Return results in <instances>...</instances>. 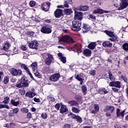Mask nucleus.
<instances>
[{
	"instance_id": "nucleus-20",
	"label": "nucleus",
	"mask_w": 128,
	"mask_h": 128,
	"mask_svg": "<svg viewBox=\"0 0 128 128\" xmlns=\"http://www.w3.org/2000/svg\"><path fill=\"white\" fill-rule=\"evenodd\" d=\"M75 78L78 80V81L80 82V85L83 84V81L84 79H83L82 76L80 74H77L75 76Z\"/></svg>"
},
{
	"instance_id": "nucleus-57",
	"label": "nucleus",
	"mask_w": 128,
	"mask_h": 128,
	"mask_svg": "<svg viewBox=\"0 0 128 128\" xmlns=\"http://www.w3.org/2000/svg\"><path fill=\"white\" fill-rule=\"evenodd\" d=\"M121 78H122V80H123V81H124V82H127V78H126V76H121Z\"/></svg>"
},
{
	"instance_id": "nucleus-34",
	"label": "nucleus",
	"mask_w": 128,
	"mask_h": 128,
	"mask_svg": "<svg viewBox=\"0 0 128 128\" xmlns=\"http://www.w3.org/2000/svg\"><path fill=\"white\" fill-rule=\"evenodd\" d=\"M108 11L104 10L102 9L98 8V14H108Z\"/></svg>"
},
{
	"instance_id": "nucleus-45",
	"label": "nucleus",
	"mask_w": 128,
	"mask_h": 128,
	"mask_svg": "<svg viewBox=\"0 0 128 128\" xmlns=\"http://www.w3.org/2000/svg\"><path fill=\"white\" fill-rule=\"evenodd\" d=\"M21 112L23 113H25V114H27L28 111V108H22L21 109Z\"/></svg>"
},
{
	"instance_id": "nucleus-4",
	"label": "nucleus",
	"mask_w": 128,
	"mask_h": 128,
	"mask_svg": "<svg viewBox=\"0 0 128 128\" xmlns=\"http://www.w3.org/2000/svg\"><path fill=\"white\" fill-rule=\"evenodd\" d=\"M10 72L13 76H20L22 74V71L21 70H17L14 68L10 69Z\"/></svg>"
},
{
	"instance_id": "nucleus-33",
	"label": "nucleus",
	"mask_w": 128,
	"mask_h": 128,
	"mask_svg": "<svg viewBox=\"0 0 128 128\" xmlns=\"http://www.w3.org/2000/svg\"><path fill=\"white\" fill-rule=\"evenodd\" d=\"M10 98L8 96L4 98V100H3V102H2V103L7 104L8 102H9V100Z\"/></svg>"
},
{
	"instance_id": "nucleus-13",
	"label": "nucleus",
	"mask_w": 128,
	"mask_h": 128,
	"mask_svg": "<svg viewBox=\"0 0 128 128\" xmlns=\"http://www.w3.org/2000/svg\"><path fill=\"white\" fill-rule=\"evenodd\" d=\"M75 20H82V12H75Z\"/></svg>"
},
{
	"instance_id": "nucleus-19",
	"label": "nucleus",
	"mask_w": 128,
	"mask_h": 128,
	"mask_svg": "<svg viewBox=\"0 0 128 128\" xmlns=\"http://www.w3.org/2000/svg\"><path fill=\"white\" fill-rule=\"evenodd\" d=\"M83 54L87 58L90 57L92 54V51L89 49H85L83 51Z\"/></svg>"
},
{
	"instance_id": "nucleus-15",
	"label": "nucleus",
	"mask_w": 128,
	"mask_h": 128,
	"mask_svg": "<svg viewBox=\"0 0 128 128\" xmlns=\"http://www.w3.org/2000/svg\"><path fill=\"white\" fill-rule=\"evenodd\" d=\"M57 56H58V59L60 60V62H61L63 64L66 63V58L64 56H63V55L62 54L59 52L57 54Z\"/></svg>"
},
{
	"instance_id": "nucleus-25",
	"label": "nucleus",
	"mask_w": 128,
	"mask_h": 128,
	"mask_svg": "<svg viewBox=\"0 0 128 128\" xmlns=\"http://www.w3.org/2000/svg\"><path fill=\"white\" fill-rule=\"evenodd\" d=\"M90 7L88 6H80L79 8V10L81 12H86V10H88Z\"/></svg>"
},
{
	"instance_id": "nucleus-61",
	"label": "nucleus",
	"mask_w": 128,
	"mask_h": 128,
	"mask_svg": "<svg viewBox=\"0 0 128 128\" xmlns=\"http://www.w3.org/2000/svg\"><path fill=\"white\" fill-rule=\"evenodd\" d=\"M32 118V114L28 112L27 114V118L30 119Z\"/></svg>"
},
{
	"instance_id": "nucleus-44",
	"label": "nucleus",
	"mask_w": 128,
	"mask_h": 128,
	"mask_svg": "<svg viewBox=\"0 0 128 128\" xmlns=\"http://www.w3.org/2000/svg\"><path fill=\"white\" fill-rule=\"evenodd\" d=\"M29 4H30V6H31V8H32V7L34 6H36V2L30 1V2Z\"/></svg>"
},
{
	"instance_id": "nucleus-21",
	"label": "nucleus",
	"mask_w": 128,
	"mask_h": 128,
	"mask_svg": "<svg viewBox=\"0 0 128 128\" xmlns=\"http://www.w3.org/2000/svg\"><path fill=\"white\" fill-rule=\"evenodd\" d=\"M67 110H68V109H67V108L66 107V106L61 105L60 110H59L60 114L65 113V112H67Z\"/></svg>"
},
{
	"instance_id": "nucleus-43",
	"label": "nucleus",
	"mask_w": 128,
	"mask_h": 128,
	"mask_svg": "<svg viewBox=\"0 0 128 128\" xmlns=\"http://www.w3.org/2000/svg\"><path fill=\"white\" fill-rule=\"evenodd\" d=\"M9 82V79L7 76L4 77V80H3V82H4V84H8V82Z\"/></svg>"
},
{
	"instance_id": "nucleus-9",
	"label": "nucleus",
	"mask_w": 128,
	"mask_h": 128,
	"mask_svg": "<svg viewBox=\"0 0 128 128\" xmlns=\"http://www.w3.org/2000/svg\"><path fill=\"white\" fill-rule=\"evenodd\" d=\"M110 86L120 88V81H112L109 84Z\"/></svg>"
},
{
	"instance_id": "nucleus-14",
	"label": "nucleus",
	"mask_w": 128,
	"mask_h": 128,
	"mask_svg": "<svg viewBox=\"0 0 128 128\" xmlns=\"http://www.w3.org/2000/svg\"><path fill=\"white\" fill-rule=\"evenodd\" d=\"M114 110V107L112 106H106L104 109V112H108L110 111V113H112Z\"/></svg>"
},
{
	"instance_id": "nucleus-12",
	"label": "nucleus",
	"mask_w": 128,
	"mask_h": 128,
	"mask_svg": "<svg viewBox=\"0 0 128 128\" xmlns=\"http://www.w3.org/2000/svg\"><path fill=\"white\" fill-rule=\"evenodd\" d=\"M125 112V110L122 111L120 110V108L116 109V117L119 118H122L124 117V113Z\"/></svg>"
},
{
	"instance_id": "nucleus-54",
	"label": "nucleus",
	"mask_w": 128,
	"mask_h": 128,
	"mask_svg": "<svg viewBox=\"0 0 128 128\" xmlns=\"http://www.w3.org/2000/svg\"><path fill=\"white\" fill-rule=\"evenodd\" d=\"M112 91L114 92H118V89L116 88H112Z\"/></svg>"
},
{
	"instance_id": "nucleus-17",
	"label": "nucleus",
	"mask_w": 128,
	"mask_h": 128,
	"mask_svg": "<svg viewBox=\"0 0 128 128\" xmlns=\"http://www.w3.org/2000/svg\"><path fill=\"white\" fill-rule=\"evenodd\" d=\"M90 30V26L88 24H82V30L83 34H85L86 32H88Z\"/></svg>"
},
{
	"instance_id": "nucleus-60",
	"label": "nucleus",
	"mask_w": 128,
	"mask_h": 128,
	"mask_svg": "<svg viewBox=\"0 0 128 128\" xmlns=\"http://www.w3.org/2000/svg\"><path fill=\"white\" fill-rule=\"evenodd\" d=\"M70 115L72 116V118H76L77 117H80L79 116H76V115L72 114H71Z\"/></svg>"
},
{
	"instance_id": "nucleus-11",
	"label": "nucleus",
	"mask_w": 128,
	"mask_h": 128,
	"mask_svg": "<svg viewBox=\"0 0 128 128\" xmlns=\"http://www.w3.org/2000/svg\"><path fill=\"white\" fill-rule=\"evenodd\" d=\"M128 6V2L122 0V2L120 4V7L118 8V10H124Z\"/></svg>"
},
{
	"instance_id": "nucleus-50",
	"label": "nucleus",
	"mask_w": 128,
	"mask_h": 128,
	"mask_svg": "<svg viewBox=\"0 0 128 128\" xmlns=\"http://www.w3.org/2000/svg\"><path fill=\"white\" fill-rule=\"evenodd\" d=\"M27 34H28L29 36H34V32L32 31H28L27 32Z\"/></svg>"
},
{
	"instance_id": "nucleus-18",
	"label": "nucleus",
	"mask_w": 128,
	"mask_h": 128,
	"mask_svg": "<svg viewBox=\"0 0 128 128\" xmlns=\"http://www.w3.org/2000/svg\"><path fill=\"white\" fill-rule=\"evenodd\" d=\"M16 86L18 88H28V82H20L16 84Z\"/></svg>"
},
{
	"instance_id": "nucleus-38",
	"label": "nucleus",
	"mask_w": 128,
	"mask_h": 128,
	"mask_svg": "<svg viewBox=\"0 0 128 128\" xmlns=\"http://www.w3.org/2000/svg\"><path fill=\"white\" fill-rule=\"evenodd\" d=\"M10 48V44L9 42H6L3 48Z\"/></svg>"
},
{
	"instance_id": "nucleus-22",
	"label": "nucleus",
	"mask_w": 128,
	"mask_h": 128,
	"mask_svg": "<svg viewBox=\"0 0 128 128\" xmlns=\"http://www.w3.org/2000/svg\"><path fill=\"white\" fill-rule=\"evenodd\" d=\"M35 96H36V93L34 92H26V97L32 98Z\"/></svg>"
},
{
	"instance_id": "nucleus-28",
	"label": "nucleus",
	"mask_w": 128,
	"mask_h": 128,
	"mask_svg": "<svg viewBox=\"0 0 128 128\" xmlns=\"http://www.w3.org/2000/svg\"><path fill=\"white\" fill-rule=\"evenodd\" d=\"M68 104H70V106H78V103L75 100L69 101L68 102Z\"/></svg>"
},
{
	"instance_id": "nucleus-47",
	"label": "nucleus",
	"mask_w": 128,
	"mask_h": 128,
	"mask_svg": "<svg viewBox=\"0 0 128 128\" xmlns=\"http://www.w3.org/2000/svg\"><path fill=\"white\" fill-rule=\"evenodd\" d=\"M19 92L20 93V94H21V96H24L25 95V93H26V91L25 90L23 89V90H20Z\"/></svg>"
},
{
	"instance_id": "nucleus-48",
	"label": "nucleus",
	"mask_w": 128,
	"mask_h": 128,
	"mask_svg": "<svg viewBox=\"0 0 128 128\" xmlns=\"http://www.w3.org/2000/svg\"><path fill=\"white\" fill-rule=\"evenodd\" d=\"M109 40H111V42H114L115 40H118V37L116 36H114L112 38H110Z\"/></svg>"
},
{
	"instance_id": "nucleus-52",
	"label": "nucleus",
	"mask_w": 128,
	"mask_h": 128,
	"mask_svg": "<svg viewBox=\"0 0 128 128\" xmlns=\"http://www.w3.org/2000/svg\"><path fill=\"white\" fill-rule=\"evenodd\" d=\"M64 8H68V2L66 1H64Z\"/></svg>"
},
{
	"instance_id": "nucleus-32",
	"label": "nucleus",
	"mask_w": 128,
	"mask_h": 128,
	"mask_svg": "<svg viewBox=\"0 0 128 128\" xmlns=\"http://www.w3.org/2000/svg\"><path fill=\"white\" fill-rule=\"evenodd\" d=\"M64 12L66 14H72V9H64Z\"/></svg>"
},
{
	"instance_id": "nucleus-56",
	"label": "nucleus",
	"mask_w": 128,
	"mask_h": 128,
	"mask_svg": "<svg viewBox=\"0 0 128 128\" xmlns=\"http://www.w3.org/2000/svg\"><path fill=\"white\" fill-rule=\"evenodd\" d=\"M16 80H17L14 78H11V80H10V81L13 83H14L15 82H16Z\"/></svg>"
},
{
	"instance_id": "nucleus-41",
	"label": "nucleus",
	"mask_w": 128,
	"mask_h": 128,
	"mask_svg": "<svg viewBox=\"0 0 128 128\" xmlns=\"http://www.w3.org/2000/svg\"><path fill=\"white\" fill-rule=\"evenodd\" d=\"M26 81H28V80H26V78L25 76H23L22 77V78H21V83H28L26 82Z\"/></svg>"
},
{
	"instance_id": "nucleus-8",
	"label": "nucleus",
	"mask_w": 128,
	"mask_h": 128,
	"mask_svg": "<svg viewBox=\"0 0 128 128\" xmlns=\"http://www.w3.org/2000/svg\"><path fill=\"white\" fill-rule=\"evenodd\" d=\"M20 66L21 67V68H22L25 70H26V72H27L28 74V76H30V78L32 80H34V77L32 76V74L30 73V72L28 68L25 65V64L20 63Z\"/></svg>"
},
{
	"instance_id": "nucleus-63",
	"label": "nucleus",
	"mask_w": 128,
	"mask_h": 128,
	"mask_svg": "<svg viewBox=\"0 0 128 128\" xmlns=\"http://www.w3.org/2000/svg\"><path fill=\"white\" fill-rule=\"evenodd\" d=\"M90 18H92V20H96V16H92V14L90 15Z\"/></svg>"
},
{
	"instance_id": "nucleus-3",
	"label": "nucleus",
	"mask_w": 128,
	"mask_h": 128,
	"mask_svg": "<svg viewBox=\"0 0 128 128\" xmlns=\"http://www.w3.org/2000/svg\"><path fill=\"white\" fill-rule=\"evenodd\" d=\"M67 42L68 44H72L74 42V41L72 40V38L70 37V36H65L61 37L59 40L58 42Z\"/></svg>"
},
{
	"instance_id": "nucleus-27",
	"label": "nucleus",
	"mask_w": 128,
	"mask_h": 128,
	"mask_svg": "<svg viewBox=\"0 0 128 128\" xmlns=\"http://www.w3.org/2000/svg\"><path fill=\"white\" fill-rule=\"evenodd\" d=\"M30 68H32V72H34L38 68L36 62H32V64H30Z\"/></svg>"
},
{
	"instance_id": "nucleus-6",
	"label": "nucleus",
	"mask_w": 128,
	"mask_h": 128,
	"mask_svg": "<svg viewBox=\"0 0 128 128\" xmlns=\"http://www.w3.org/2000/svg\"><path fill=\"white\" fill-rule=\"evenodd\" d=\"M28 44L30 48H38V42L36 40L32 41L31 42H28Z\"/></svg>"
},
{
	"instance_id": "nucleus-31",
	"label": "nucleus",
	"mask_w": 128,
	"mask_h": 128,
	"mask_svg": "<svg viewBox=\"0 0 128 128\" xmlns=\"http://www.w3.org/2000/svg\"><path fill=\"white\" fill-rule=\"evenodd\" d=\"M104 32H106L108 36H110V38H114V34L112 32H110L108 30H105Z\"/></svg>"
},
{
	"instance_id": "nucleus-24",
	"label": "nucleus",
	"mask_w": 128,
	"mask_h": 128,
	"mask_svg": "<svg viewBox=\"0 0 128 128\" xmlns=\"http://www.w3.org/2000/svg\"><path fill=\"white\" fill-rule=\"evenodd\" d=\"M40 8L41 10H44V12H48L49 8L48 7V6L44 3H42L41 4Z\"/></svg>"
},
{
	"instance_id": "nucleus-55",
	"label": "nucleus",
	"mask_w": 128,
	"mask_h": 128,
	"mask_svg": "<svg viewBox=\"0 0 128 128\" xmlns=\"http://www.w3.org/2000/svg\"><path fill=\"white\" fill-rule=\"evenodd\" d=\"M123 48H128V43H124L123 45Z\"/></svg>"
},
{
	"instance_id": "nucleus-30",
	"label": "nucleus",
	"mask_w": 128,
	"mask_h": 128,
	"mask_svg": "<svg viewBox=\"0 0 128 128\" xmlns=\"http://www.w3.org/2000/svg\"><path fill=\"white\" fill-rule=\"evenodd\" d=\"M108 78H110V81H114L116 80V78L114 76H112V72L108 71Z\"/></svg>"
},
{
	"instance_id": "nucleus-53",
	"label": "nucleus",
	"mask_w": 128,
	"mask_h": 128,
	"mask_svg": "<svg viewBox=\"0 0 128 128\" xmlns=\"http://www.w3.org/2000/svg\"><path fill=\"white\" fill-rule=\"evenodd\" d=\"M55 108H56V110H58L59 108H60V104H56L55 106Z\"/></svg>"
},
{
	"instance_id": "nucleus-58",
	"label": "nucleus",
	"mask_w": 128,
	"mask_h": 128,
	"mask_svg": "<svg viewBox=\"0 0 128 128\" xmlns=\"http://www.w3.org/2000/svg\"><path fill=\"white\" fill-rule=\"evenodd\" d=\"M93 14H98V8H97L93 11Z\"/></svg>"
},
{
	"instance_id": "nucleus-51",
	"label": "nucleus",
	"mask_w": 128,
	"mask_h": 128,
	"mask_svg": "<svg viewBox=\"0 0 128 128\" xmlns=\"http://www.w3.org/2000/svg\"><path fill=\"white\" fill-rule=\"evenodd\" d=\"M71 128V125L68 124H66L64 125V127L63 128Z\"/></svg>"
},
{
	"instance_id": "nucleus-37",
	"label": "nucleus",
	"mask_w": 128,
	"mask_h": 128,
	"mask_svg": "<svg viewBox=\"0 0 128 128\" xmlns=\"http://www.w3.org/2000/svg\"><path fill=\"white\" fill-rule=\"evenodd\" d=\"M2 108H6L7 110H9L10 107L8 106V105L0 104V109Z\"/></svg>"
},
{
	"instance_id": "nucleus-16",
	"label": "nucleus",
	"mask_w": 128,
	"mask_h": 128,
	"mask_svg": "<svg viewBox=\"0 0 128 128\" xmlns=\"http://www.w3.org/2000/svg\"><path fill=\"white\" fill-rule=\"evenodd\" d=\"M100 110V108L98 106V104H94V110L90 111V113L91 114H96V112H98Z\"/></svg>"
},
{
	"instance_id": "nucleus-26",
	"label": "nucleus",
	"mask_w": 128,
	"mask_h": 128,
	"mask_svg": "<svg viewBox=\"0 0 128 128\" xmlns=\"http://www.w3.org/2000/svg\"><path fill=\"white\" fill-rule=\"evenodd\" d=\"M102 46L104 48L108 46V48H111L112 46V44L110 42V41L104 42L102 43Z\"/></svg>"
},
{
	"instance_id": "nucleus-7",
	"label": "nucleus",
	"mask_w": 128,
	"mask_h": 128,
	"mask_svg": "<svg viewBox=\"0 0 128 128\" xmlns=\"http://www.w3.org/2000/svg\"><path fill=\"white\" fill-rule=\"evenodd\" d=\"M59 78H60V74L58 73H56L50 76V80L55 82L58 80Z\"/></svg>"
},
{
	"instance_id": "nucleus-29",
	"label": "nucleus",
	"mask_w": 128,
	"mask_h": 128,
	"mask_svg": "<svg viewBox=\"0 0 128 128\" xmlns=\"http://www.w3.org/2000/svg\"><path fill=\"white\" fill-rule=\"evenodd\" d=\"M82 92H83V94L84 96L86 95V94H87V86L85 85L82 86Z\"/></svg>"
},
{
	"instance_id": "nucleus-10",
	"label": "nucleus",
	"mask_w": 128,
	"mask_h": 128,
	"mask_svg": "<svg viewBox=\"0 0 128 128\" xmlns=\"http://www.w3.org/2000/svg\"><path fill=\"white\" fill-rule=\"evenodd\" d=\"M54 16L57 18H62V16H64V13L62 12V10L60 9H57L54 12Z\"/></svg>"
},
{
	"instance_id": "nucleus-36",
	"label": "nucleus",
	"mask_w": 128,
	"mask_h": 128,
	"mask_svg": "<svg viewBox=\"0 0 128 128\" xmlns=\"http://www.w3.org/2000/svg\"><path fill=\"white\" fill-rule=\"evenodd\" d=\"M11 104L14 106H17L19 104V102H16L14 100H11Z\"/></svg>"
},
{
	"instance_id": "nucleus-64",
	"label": "nucleus",
	"mask_w": 128,
	"mask_h": 128,
	"mask_svg": "<svg viewBox=\"0 0 128 128\" xmlns=\"http://www.w3.org/2000/svg\"><path fill=\"white\" fill-rule=\"evenodd\" d=\"M13 52L14 54H18V49H13Z\"/></svg>"
},
{
	"instance_id": "nucleus-1",
	"label": "nucleus",
	"mask_w": 128,
	"mask_h": 128,
	"mask_svg": "<svg viewBox=\"0 0 128 128\" xmlns=\"http://www.w3.org/2000/svg\"><path fill=\"white\" fill-rule=\"evenodd\" d=\"M80 26H82V20L74 19L72 21V30L74 32H80L82 30Z\"/></svg>"
},
{
	"instance_id": "nucleus-5",
	"label": "nucleus",
	"mask_w": 128,
	"mask_h": 128,
	"mask_svg": "<svg viewBox=\"0 0 128 128\" xmlns=\"http://www.w3.org/2000/svg\"><path fill=\"white\" fill-rule=\"evenodd\" d=\"M54 57H52V56L50 54H48V58L46 60V64L48 66H50V64L52 62H54Z\"/></svg>"
},
{
	"instance_id": "nucleus-39",
	"label": "nucleus",
	"mask_w": 128,
	"mask_h": 128,
	"mask_svg": "<svg viewBox=\"0 0 128 128\" xmlns=\"http://www.w3.org/2000/svg\"><path fill=\"white\" fill-rule=\"evenodd\" d=\"M73 119H76L77 120V122L79 124H81L82 122V118H81V117L77 116L76 118Z\"/></svg>"
},
{
	"instance_id": "nucleus-40",
	"label": "nucleus",
	"mask_w": 128,
	"mask_h": 128,
	"mask_svg": "<svg viewBox=\"0 0 128 128\" xmlns=\"http://www.w3.org/2000/svg\"><path fill=\"white\" fill-rule=\"evenodd\" d=\"M89 74H90V76H94L96 74V70H90V72H89Z\"/></svg>"
},
{
	"instance_id": "nucleus-35",
	"label": "nucleus",
	"mask_w": 128,
	"mask_h": 128,
	"mask_svg": "<svg viewBox=\"0 0 128 128\" xmlns=\"http://www.w3.org/2000/svg\"><path fill=\"white\" fill-rule=\"evenodd\" d=\"M72 112L75 114H78L80 112V110L77 108L73 107L72 108Z\"/></svg>"
},
{
	"instance_id": "nucleus-62",
	"label": "nucleus",
	"mask_w": 128,
	"mask_h": 128,
	"mask_svg": "<svg viewBox=\"0 0 128 128\" xmlns=\"http://www.w3.org/2000/svg\"><path fill=\"white\" fill-rule=\"evenodd\" d=\"M102 92H104V94H108V90H106L105 88H102Z\"/></svg>"
},
{
	"instance_id": "nucleus-42",
	"label": "nucleus",
	"mask_w": 128,
	"mask_h": 128,
	"mask_svg": "<svg viewBox=\"0 0 128 128\" xmlns=\"http://www.w3.org/2000/svg\"><path fill=\"white\" fill-rule=\"evenodd\" d=\"M34 76H36V78H42V74L38 72L34 73Z\"/></svg>"
},
{
	"instance_id": "nucleus-46",
	"label": "nucleus",
	"mask_w": 128,
	"mask_h": 128,
	"mask_svg": "<svg viewBox=\"0 0 128 128\" xmlns=\"http://www.w3.org/2000/svg\"><path fill=\"white\" fill-rule=\"evenodd\" d=\"M42 118L44 120H46V118H48V115H46V113H42Z\"/></svg>"
},
{
	"instance_id": "nucleus-23",
	"label": "nucleus",
	"mask_w": 128,
	"mask_h": 128,
	"mask_svg": "<svg viewBox=\"0 0 128 128\" xmlns=\"http://www.w3.org/2000/svg\"><path fill=\"white\" fill-rule=\"evenodd\" d=\"M97 44L96 42H91L88 46V48H94Z\"/></svg>"
},
{
	"instance_id": "nucleus-49",
	"label": "nucleus",
	"mask_w": 128,
	"mask_h": 128,
	"mask_svg": "<svg viewBox=\"0 0 128 128\" xmlns=\"http://www.w3.org/2000/svg\"><path fill=\"white\" fill-rule=\"evenodd\" d=\"M10 112H14V114H17V113L19 112V109L14 108V110H13V111H10Z\"/></svg>"
},
{
	"instance_id": "nucleus-59",
	"label": "nucleus",
	"mask_w": 128,
	"mask_h": 128,
	"mask_svg": "<svg viewBox=\"0 0 128 128\" xmlns=\"http://www.w3.org/2000/svg\"><path fill=\"white\" fill-rule=\"evenodd\" d=\"M14 114H15V113L12 112H10L8 113L9 116H14Z\"/></svg>"
},
{
	"instance_id": "nucleus-2",
	"label": "nucleus",
	"mask_w": 128,
	"mask_h": 128,
	"mask_svg": "<svg viewBox=\"0 0 128 128\" xmlns=\"http://www.w3.org/2000/svg\"><path fill=\"white\" fill-rule=\"evenodd\" d=\"M52 26L45 24V25L42 26L41 28L40 32L45 34H52Z\"/></svg>"
}]
</instances>
